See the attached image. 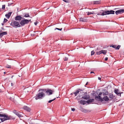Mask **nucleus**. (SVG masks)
Instances as JSON below:
<instances>
[{
	"instance_id": "obj_1",
	"label": "nucleus",
	"mask_w": 124,
	"mask_h": 124,
	"mask_svg": "<svg viewBox=\"0 0 124 124\" xmlns=\"http://www.w3.org/2000/svg\"><path fill=\"white\" fill-rule=\"evenodd\" d=\"M44 91L45 90L44 89H42L39 90V92L40 93L37 94L36 96L35 99L36 100L38 99H42L43 97L45 96V94L42 92H41V91Z\"/></svg>"
},
{
	"instance_id": "obj_2",
	"label": "nucleus",
	"mask_w": 124,
	"mask_h": 124,
	"mask_svg": "<svg viewBox=\"0 0 124 124\" xmlns=\"http://www.w3.org/2000/svg\"><path fill=\"white\" fill-rule=\"evenodd\" d=\"M18 22L14 21L10 23V25L13 27L17 28L21 27V25Z\"/></svg>"
},
{
	"instance_id": "obj_3",
	"label": "nucleus",
	"mask_w": 124,
	"mask_h": 124,
	"mask_svg": "<svg viewBox=\"0 0 124 124\" xmlns=\"http://www.w3.org/2000/svg\"><path fill=\"white\" fill-rule=\"evenodd\" d=\"M29 23V21L27 19H24L22 20L20 23L21 26H23Z\"/></svg>"
},
{
	"instance_id": "obj_4",
	"label": "nucleus",
	"mask_w": 124,
	"mask_h": 124,
	"mask_svg": "<svg viewBox=\"0 0 124 124\" xmlns=\"http://www.w3.org/2000/svg\"><path fill=\"white\" fill-rule=\"evenodd\" d=\"M3 118H0V119L2 122H3L6 120H10L11 118V116H7L6 117Z\"/></svg>"
},
{
	"instance_id": "obj_5",
	"label": "nucleus",
	"mask_w": 124,
	"mask_h": 124,
	"mask_svg": "<svg viewBox=\"0 0 124 124\" xmlns=\"http://www.w3.org/2000/svg\"><path fill=\"white\" fill-rule=\"evenodd\" d=\"M104 12H105V15H109L110 14H114L115 13V11L111 10L110 11H105Z\"/></svg>"
},
{
	"instance_id": "obj_6",
	"label": "nucleus",
	"mask_w": 124,
	"mask_h": 124,
	"mask_svg": "<svg viewBox=\"0 0 124 124\" xmlns=\"http://www.w3.org/2000/svg\"><path fill=\"white\" fill-rule=\"evenodd\" d=\"M54 92V91L50 89H47L46 91V93L48 95L52 94Z\"/></svg>"
},
{
	"instance_id": "obj_7",
	"label": "nucleus",
	"mask_w": 124,
	"mask_h": 124,
	"mask_svg": "<svg viewBox=\"0 0 124 124\" xmlns=\"http://www.w3.org/2000/svg\"><path fill=\"white\" fill-rule=\"evenodd\" d=\"M124 12V10L123 9H120L118 10L115 12V13L116 15H118L119 14H121Z\"/></svg>"
},
{
	"instance_id": "obj_8",
	"label": "nucleus",
	"mask_w": 124,
	"mask_h": 124,
	"mask_svg": "<svg viewBox=\"0 0 124 124\" xmlns=\"http://www.w3.org/2000/svg\"><path fill=\"white\" fill-rule=\"evenodd\" d=\"M85 94L84 96L82 97V98L85 100H87L90 98V96L88 95H87V93H84Z\"/></svg>"
},
{
	"instance_id": "obj_9",
	"label": "nucleus",
	"mask_w": 124,
	"mask_h": 124,
	"mask_svg": "<svg viewBox=\"0 0 124 124\" xmlns=\"http://www.w3.org/2000/svg\"><path fill=\"white\" fill-rule=\"evenodd\" d=\"M22 19H23V18H22L21 16H17L15 17V20L16 21H20Z\"/></svg>"
},
{
	"instance_id": "obj_10",
	"label": "nucleus",
	"mask_w": 124,
	"mask_h": 124,
	"mask_svg": "<svg viewBox=\"0 0 124 124\" xmlns=\"http://www.w3.org/2000/svg\"><path fill=\"white\" fill-rule=\"evenodd\" d=\"M2 112H0V117H6L9 116L7 114H2Z\"/></svg>"
},
{
	"instance_id": "obj_11",
	"label": "nucleus",
	"mask_w": 124,
	"mask_h": 124,
	"mask_svg": "<svg viewBox=\"0 0 124 124\" xmlns=\"http://www.w3.org/2000/svg\"><path fill=\"white\" fill-rule=\"evenodd\" d=\"M82 91V90L80 89H78L75 92L73 93L75 94V96H77L78 93Z\"/></svg>"
},
{
	"instance_id": "obj_12",
	"label": "nucleus",
	"mask_w": 124,
	"mask_h": 124,
	"mask_svg": "<svg viewBox=\"0 0 124 124\" xmlns=\"http://www.w3.org/2000/svg\"><path fill=\"white\" fill-rule=\"evenodd\" d=\"M95 98L97 99H99V101L102 102L103 101V100L102 98H101V96H95Z\"/></svg>"
},
{
	"instance_id": "obj_13",
	"label": "nucleus",
	"mask_w": 124,
	"mask_h": 124,
	"mask_svg": "<svg viewBox=\"0 0 124 124\" xmlns=\"http://www.w3.org/2000/svg\"><path fill=\"white\" fill-rule=\"evenodd\" d=\"M80 103L81 104L84 105L86 104L87 103V102L86 101L82 100L80 101Z\"/></svg>"
},
{
	"instance_id": "obj_14",
	"label": "nucleus",
	"mask_w": 124,
	"mask_h": 124,
	"mask_svg": "<svg viewBox=\"0 0 124 124\" xmlns=\"http://www.w3.org/2000/svg\"><path fill=\"white\" fill-rule=\"evenodd\" d=\"M12 13V12H9L8 14L5 15V16L8 19L9 18H10Z\"/></svg>"
},
{
	"instance_id": "obj_15",
	"label": "nucleus",
	"mask_w": 124,
	"mask_h": 124,
	"mask_svg": "<svg viewBox=\"0 0 124 124\" xmlns=\"http://www.w3.org/2000/svg\"><path fill=\"white\" fill-rule=\"evenodd\" d=\"M80 21L83 22H86L87 21V19L85 18H81L80 19Z\"/></svg>"
},
{
	"instance_id": "obj_16",
	"label": "nucleus",
	"mask_w": 124,
	"mask_h": 124,
	"mask_svg": "<svg viewBox=\"0 0 124 124\" xmlns=\"http://www.w3.org/2000/svg\"><path fill=\"white\" fill-rule=\"evenodd\" d=\"M23 109L25 110L28 111H30L31 110L30 108L29 107L26 106H25L24 107Z\"/></svg>"
},
{
	"instance_id": "obj_17",
	"label": "nucleus",
	"mask_w": 124,
	"mask_h": 124,
	"mask_svg": "<svg viewBox=\"0 0 124 124\" xmlns=\"http://www.w3.org/2000/svg\"><path fill=\"white\" fill-rule=\"evenodd\" d=\"M7 34V33L6 31L1 32L0 33V37L1 38L4 35H6Z\"/></svg>"
},
{
	"instance_id": "obj_18",
	"label": "nucleus",
	"mask_w": 124,
	"mask_h": 124,
	"mask_svg": "<svg viewBox=\"0 0 124 124\" xmlns=\"http://www.w3.org/2000/svg\"><path fill=\"white\" fill-rule=\"evenodd\" d=\"M103 101L104 100L105 101H108L109 100L107 96H104L102 98Z\"/></svg>"
},
{
	"instance_id": "obj_19",
	"label": "nucleus",
	"mask_w": 124,
	"mask_h": 124,
	"mask_svg": "<svg viewBox=\"0 0 124 124\" xmlns=\"http://www.w3.org/2000/svg\"><path fill=\"white\" fill-rule=\"evenodd\" d=\"M118 91V89H115V92L116 94L118 96L120 95V96H121V93H119Z\"/></svg>"
},
{
	"instance_id": "obj_20",
	"label": "nucleus",
	"mask_w": 124,
	"mask_h": 124,
	"mask_svg": "<svg viewBox=\"0 0 124 124\" xmlns=\"http://www.w3.org/2000/svg\"><path fill=\"white\" fill-rule=\"evenodd\" d=\"M94 100L93 99H90L86 101V102L88 104H89L90 103L93 102Z\"/></svg>"
},
{
	"instance_id": "obj_21",
	"label": "nucleus",
	"mask_w": 124,
	"mask_h": 124,
	"mask_svg": "<svg viewBox=\"0 0 124 124\" xmlns=\"http://www.w3.org/2000/svg\"><path fill=\"white\" fill-rule=\"evenodd\" d=\"M100 3L101 1L100 0L94 1L93 2L94 4H100Z\"/></svg>"
},
{
	"instance_id": "obj_22",
	"label": "nucleus",
	"mask_w": 124,
	"mask_h": 124,
	"mask_svg": "<svg viewBox=\"0 0 124 124\" xmlns=\"http://www.w3.org/2000/svg\"><path fill=\"white\" fill-rule=\"evenodd\" d=\"M24 17H30V16L28 14L26 13L25 14V15L24 16Z\"/></svg>"
},
{
	"instance_id": "obj_23",
	"label": "nucleus",
	"mask_w": 124,
	"mask_h": 124,
	"mask_svg": "<svg viewBox=\"0 0 124 124\" xmlns=\"http://www.w3.org/2000/svg\"><path fill=\"white\" fill-rule=\"evenodd\" d=\"M16 115L19 118L22 117V115L18 112Z\"/></svg>"
},
{
	"instance_id": "obj_24",
	"label": "nucleus",
	"mask_w": 124,
	"mask_h": 124,
	"mask_svg": "<svg viewBox=\"0 0 124 124\" xmlns=\"http://www.w3.org/2000/svg\"><path fill=\"white\" fill-rule=\"evenodd\" d=\"M102 50L99 51V52H96L97 54L98 55H99L101 54H102Z\"/></svg>"
},
{
	"instance_id": "obj_25",
	"label": "nucleus",
	"mask_w": 124,
	"mask_h": 124,
	"mask_svg": "<svg viewBox=\"0 0 124 124\" xmlns=\"http://www.w3.org/2000/svg\"><path fill=\"white\" fill-rule=\"evenodd\" d=\"M104 11H105V10H101V11H102V13L101 14V15L104 16L105 15V12H104Z\"/></svg>"
},
{
	"instance_id": "obj_26",
	"label": "nucleus",
	"mask_w": 124,
	"mask_h": 124,
	"mask_svg": "<svg viewBox=\"0 0 124 124\" xmlns=\"http://www.w3.org/2000/svg\"><path fill=\"white\" fill-rule=\"evenodd\" d=\"M102 54H105L107 53V51L106 50H102Z\"/></svg>"
},
{
	"instance_id": "obj_27",
	"label": "nucleus",
	"mask_w": 124,
	"mask_h": 124,
	"mask_svg": "<svg viewBox=\"0 0 124 124\" xmlns=\"http://www.w3.org/2000/svg\"><path fill=\"white\" fill-rule=\"evenodd\" d=\"M109 97L110 98L112 99L113 97V94H110L109 95Z\"/></svg>"
},
{
	"instance_id": "obj_28",
	"label": "nucleus",
	"mask_w": 124,
	"mask_h": 124,
	"mask_svg": "<svg viewBox=\"0 0 124 124\" xmlns=\"http://www.w3.org/2000/svg\"><path fill=\"white\" fill-rule=\"evenodd\" d=\"M56 99V98H54V99H53V100H50L48 101V103H50L52 101Z\"/></svg>"
},
{
	"instance_id": "obj_29",
	"label": "nucleus",
	"mask_w": 124,
	"mask_h": 124,
	"mask_svg": "<svg viewBox=\"0 0 124 124\" xmlns=\"http://www.w3.org/2000/svg\"><path fill=\"white\" fill-rule=\"evenodd\" d=\"M120 47V45H118L116 48V49L118 50Z\"/></svg>"
},
{
	"instance_id": "obj_30",
	"label": "nucleus",
	"mask_w": 124,
	"mask_h": 124,
	"mask_svg": "<svg viewBox=\"0 0 124 124\" xmlns=\"http://www.w3.org/2000/svg\"><path fill=\"white\" fill-rule=\"evenodd\" d=\"M87 15H91V14H93V13H92L91 12H87Z\"/></svg>"
},
{
	"instance_id": "obj_31",
	"label": "nucleus",
	"mask_w": 124,
	"mask_h": 124,
	"mask_svg": "<svg viewBox=\"0 0 124 124\" xmlns=\"http://www.w3.org/2000/svg\"><path fill=\"white\" fill-rule=\"evenodd\" d=\"M6 67L7 68H11V66L8 65H7L6 66Z\"/></svg>"
},
{
	"instance_id": "obj_32",
	"label": "nucleus",
	"mask_w": 124,
	"mask_h": 124,
	"mask_svg": "<svg viewBox=\"0 0 124 124\" xmlns=\"http://www.w3.org/2000/svg\"><path fill=\"white\" fill-rule=\"evenodd\" d=\"M116 46L115 45H112L110 46V47H112L114 48H116Z\"/></svg>"
},
{
	"instance_id": "obj_33",
	"label": "nucleus",
	"mask_w": 124,
	"mask_h": 124,
	"mask_svg": "<svg viewBox=\"0 0 124 124\" xmlns=\"http://www.w3.org/2000/svg\"><path fill=\"white\" fill-rule=\"evenodd\" d=\"M13 112L16 115L18 112H17V111L16 110H14L13 111Z\"/></svg>"
},
{
	"instance_id": "obj_34",
	"label": "nucleus",
	"mask_w": 124,
	"mask_h": 124,
	"mask_svg": "<svg viewBox=\"0 0 124 124\" xmlns=\"http://www.w3.org/2000/svg\"><path fill=\"white\" fill-rule=\"evenodd\" d=\"M8 21V20L7 19L4 18V23H6Z\"/></svg>"
},
{
	"instance_id": "obj_35",
	"label": "nucleus",
	"mask_w": 124,
	"mask_h": 124,
	"mask_svg": "<svg viewBox=\"0 0 124 124\" xmlns=\"http://www.w3.org/2000/svg\"><path fill=\"white\" fill-rule=\"evenodd\" d=\"M56 29H57L59 31H61L62 30V28H61V29H59L58 28H55L54 30H55Z\"/></svg>"
},
{
	"instance_id": "obj_36",
	"label": "nucleus",
	"mask_w": 124,
	"mask_h": 124,
	"mask_svg": "<svg viewBox=\"0 0 124 124\" xmlns=\"http://www.w3.org/2000/svg\"><path fill=\"white\" fill-rule=\"evenodd\" d=\"M5 5H2V9H4L5 8Z\"/></svg>"
},
{
	"instance_id": "obj_37",
	"label": "nucleus",
	"mask_w": 124,
	"mask_h": 124,
	"mask_svg": "<svg viewBox=\"0 0 124 124\" xmlns=\"http://www.w3.org/2000/svg\"><path fill=\"white\" fill-rule=\"evenodd\" d=\"M94 54V52L93 51H92L91 52V55H93Z\"/></svg>"
},
{
	"instance_id": "obj_38",
	"label": "nucleus",
	"mask_w": 124,
	"mask_h": 124,
	"mask_svg": "<svg viewBox=\"0 0 124 124\" xmlns=\"http://www.w3.org/2000/svg\"><path fill=\"white\" fill-rule=\"evenodd\" d=\"M68 58L66 57H65L64 58V60L65 61H67L68 60Z\"/></svg>"
},
{
	"instance_id": "obj_39",
	"label": "nucleus",
	"mask_w": 124,
	"mask_h": 124,
	"mask_svg": "<svg viewBox=\"0 0 124 124\" xmlns=\"http://www.w3.org/2000/svg\"><path fill=\"white\" fill-rule=\"evenodd\" d=\"M82 111L83 112H86V110L85 109H82Z\"/></svg>"
},
{
	"instance_id": "obj_40",
	"label": "nucleus",
	"mask_w": 124,
	"mask_h": 124,
	"mask_svg": "<svg viewBox=\"0 0 124 124\" xmlns=\"http://www.w3.org/2000/svg\"><path fill=\"white\" fill-rule=\"evenodd\" d=\"M12 4V3H8V6H9L11 5Z\"/></svg>"
},
{
	"instance_id": "obj_41",
	"label": "nucleus",
	"mask_w": 124,
	"mask_h": 124,
	"mask_svg": "<svg viewBox=\"0 0 124 124\" xmlns=\"http://www.w3.org/2000/svg\"><path fill=\"white\" fill-rule=\"evenodd\" d=\"M102 93L101 92L99 93L98 95L101 96V95Z\"/></svg>"
},
{
	"instance_id": "obj_42",
	"label": "nucleus",
	"mask_w": 124,
	"mask_h": 124,
	"mask_svg": "<svg viewBox=\"0 0 124 124\" xmlns=\"http://www.w3.org/2000/svg\"><path fill=\"white\" fill-rule=\"evenodd\" d=\"M101 13H100L97 14V15H101Z\"/></svg>"
},
{
	"instance_id": "obj_43",
	"label": "nucleus",
	"mask_w": 124,
	"mask_h": 124,
	"mask_svg": "<svg viewBox=\"0 0 124 124\" xmlns=\"http://www.w3.org/2000/svg\"><path fill=\"white\" fill-rule=\"evenodd\" d=\"M108 58L107 57H105V61H107L108 60Z\"/></svg>"
},
{
	"instance_id": "obj_44",
	"label": "nucleus",
	"mask_w": 124,
	"mask_h": 124,
	"mask_svg": "<svg viewBox=\"0 0 124 124\" xmlns=\"http://www.w3.org/2000/svg\"><path fill=\"white\" fill-rule=\"evenodd\" d=\"M75 109L74 108H72L71 110L73 111H74L75 110Z\"/></svg>"
},
{
	"instance_id": "obj_45",
	"label": "nucleus",
	"mask_w": 124,
	"mask_h": 124,
	"mask_svg": "<svg viewBox=\"0 0 124 124\" xmlns=\"http://www.w3.org/2000/svg\"><path fill=\"white\" fill-rule=\"evenodd\" d=\"M38 23L37 22H34V24H35V25H37V24Z\"/></svg>"
},
{
	"instance_id": "obj_46",
	"label": "nucleus",
	"mask_w": 124,
	"mask_h": 124,
	"mask_svg": "<svg viewBox=\"0 0 124 124\" xmlns=\"http://www.w3.org/2000/svg\"><path fill=\"white\" fill-rule=\"evenodd\" d=\"M63 1H64V2L67 3L68 2V1L67 0H62Z\"/></svg>"
},
{
	"instance_id": "obj_47",
	"label": "nucleus",
	"mask_w": 124,
	"mask_h": 124,
	"mask_svg": "<svg viewBox=\"0 0 124 124\" xmlns=\"http://www.w3.org/2000/svg\"><path fill=\"white\" fill-rule=\"evenodd\" d=\"M98 79L99 80H100L101 79V78L100 77H98Z\"/></svg>"
},
{
	"instance_id": "obj_48",
	"label": "nucleus",
	"mask_w": 124,
	"mask_h": 124,
	"mask_svg": "<svg viewBox=\"0 0 124 124\" xmlns=\"http://www.w3.org/2000/svg\"><path fill=\"white\" fill-rule=\"evenodd\" d=\"M94 73V72H93L91 71L90 72V74H92V73Z\"/></svg>"
},
{
	"instance_id": "obj_49",
	"label": "nucleus",
	"mask_w": 124,
	"mask_h": 124,
	"mask_svg": "<svg viewBox=\"0 0 124 124\" xmlns=\"http://www.w3.org/2000/svg\"><path fill=\"white\" fill-rule=\"evenodd\" d=\"M78 97H79H79H80V96H77V99H78H78H78Z\"/></svg>"
},
{
	"instance_id": "obj_50",
	"label": "nucleus",
	"mask_w": 124,
	"mask_h": 124,
	"mask_svg": "<svg viewBox=\"0 0 124 124\" xmlns=\"http://www.w3.org/2000/svg\"><path fill=\"white\" fill-rule=\"evenodd\" d=\"M88 83V82H87L85 84V85H87Z\"/></svg>"
},
{
	"instance_id": "obj_51",
	"label": "nucleus",
	"mask_w": 124,
	"mask_h": 124,
	"mask_svg": "<svg viewBox=\"0 0 124 124\" xmlns=\"http://www.w3.org/2000/svg\"><path fill=\"white\" fill-rule=\"evenodd\" d=\"M1 29L2 30H4V29L3 28V27H2L1 28Z\"/></svg>"
},
{
	"instance_id": "obj_52",
	"label": "nucleus",
	"mask_w": 124,
	"mask_h": 124,
	"mask_svg": "<svg viewBox=\"0 0 124 124\" xmlns=\"http://www.w3.org/2000/svg\"><path fill=\"white\" fill-rule=\"evenodd\" d=\"M4 74H5L6 73V72H4Z\"/></svg>"
},
{
	"instance_id": "obj_53",
	"label": "nucleus",
	"mask_w": 124,
	"mask_h": 124,
	"mask_svg": "<svg viewBox=\"0 0 124 124\" xmlns=\"http://www.w3.org/2000/svg\"><path fill=\"white\" fill-rule=\"evenodd\" d=\"M11 85L12 86L13 85V83H11Z\"/></svg>"
},
{
	"instance_id": "obj_54",
	"label": "nucleus",
	"mask_w": 124,
	"mask_h": 124,
	"mask_svg": "<svg viewBox=\"0 0 124 124\" xmlns=\"http://www.w3.org/2000/svg\"><path fill=\"white\" fill-rule=\"evenodd\" d=\"M28 20L29 21V22H31V19Z\"/></svg>"
},
{
	"instance_id": "obj_55",
	"label": "nucleus",
	"mask_w": 124,
	"mask_h": 124,
	"mask_svg": "<svg viewBox=\"0 0 124 124\" xmlns=\"http://www.w3.org/2000/svg\"><path fill=\"white\" fill-rule=\"evenodd\" d=\"M73 93H71L70 94H71V95H73Z\"/></svg>"
},
{
	"instance_id": "obj_56",
	"label": "nucleus",
	"mask_w": 124,
	"mask_h": 124,
	"mask_svg": "<svg viewBox=\"0 0 124 124\" xmlns=\"http://www.w3.org/2000/svg\"><path fill=\"white\" fill-rule=\"evenodd\" d=\"M2 92V91L1 90H0V92Z\"/></svg>"
},
{
	"instance_id": "obj_57",
	"label": "nucleus",
	"mask_w": 124,
	"mask_h": 124,
	"mask_svg": "<svg viewBox=\"0 0 124 124\" xmlns=\"http://www.w3.org/2000/svg\"><path fill=\"white\" fill-rule=\"evenodd\" d=\"M1 11V8H0V12Z\"/></svg>"
},
{
	"instance_id": "obj_58",
	"label": "nucleus",
	"mask_w": 124,
	"mask_h": 124,
	"mask_svg": "<svg viewBox=\"0 0 124 124\" xmlns=\"http://www.w3.org/2000/svg\"><path fill=\"white\" fill-rule=\"evenodd\" d=\"M2 25H4V24L3 23H2Z\"/></svg>"
},
{
	"instance_id": "obj_59",
	"label": "nucleus",
	"mask_w": 124,
	"mask_h": 124,
	"mask_svg": "<svg viewBox=\"0 0 124 124\" xmlns=\"http://www.w3.org/2000/svg\"><path fill=\"white\" fill-rule=\"evenodd\" d=\"M13 76H12L11 77V78H13Z\"/></svg>"
},
{
	"instance_id": "obj_60",
	"label": "nucleus",
	"mask_w": 124,
	"mask_h": 124,
	"mask_svg": "<svg viewBox=\"0 0 124 124\" xmlns=\"http://www.w3.org/2000/svg\"><path fill=\"white\" fill-rule=\"evenodd\" d=\"M123 10H124V9H123Z\"/></svg>"
},
{
	"instance_id": "obj_61",
	"label": "nucleus",
	"mask_w": 124,
	"mask_h": 124,
	"mask_svg": "<svg viewBox=\"0 0 124 124\" xmlns=\"http://www.w3.org/2000/svg\"><path fill=\"white\" fill-rule=\"evenodd\" d=\"M1 123V122L0 121V123Z\"/></svg>"
}]
</instances>
